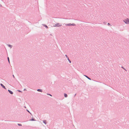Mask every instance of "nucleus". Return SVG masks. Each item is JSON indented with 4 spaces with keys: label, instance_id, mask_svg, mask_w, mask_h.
<instances>
[{
    "label": "nucleus",
    "instance_id": "obj_17",
    "mask_svg": "<svg viewBox=\"0 0 129 129\" xmlns=\"http://www.w3.org/2000/svg\"><path fill=\"white\" fill-rule=\"evenodd\" d=\"M44 26L46 28H48L47 26L46 25H44Z\"/></svg>",
    "mask_w": 129,
    "mask_h": 129
},
{
    "label": "nucleus",
    "instance_id": "obj_19",
    "mask_svg": "<svg viewBox=\"0 0 129 129\" xmlns=\"http://www.w3.org/2000/svg\"><path fill=\"white\" fill-rule=\"evenodd\" d=\"M107 24L108 26H110V24L109 23H108Z\"/></svg>",
    "mask_w": 129,
    "mask_h": 129
},
{
    "label": "nucleus",
    "instance_id": "obj_20",
    "mask_svg": "<svg viewBox=\"0 0 129 129\" xmlns=\"http://www.w3.org/2000/svg\"><path fill=\"white\" fill-rule=\"evenodd\" d=\"M18 91L19 92H22L20 90H18Z\"/></svg>",
    "mask_w": 129,
    "mask_h": 129
},
{
    "label": "nucleus",
    "instance_id": "obj_1",
    "mask_svg": "<svg viewBox=\"0 0 129 129\" xmlns=\"http://www.w3.org/2000/svg\"><path fill=\"white\" fill-rule=\"evenodd\" d=\"M123 21L126 24H129V19L128 18H126Z\"/></svg>",
    "mask_w": 129,
    "mask_h": 129
},
{
    "label": "nucleus",
    "instance_id": "obj_3",
    "mask_svg": "<svg viewBox=\"0 0 129 129\" xmlns=\"http://www.w3.org/2000/svg\"><path fill=\"white\" fill-rule=\"evenodd\" d=\"M65 25L66 26H75L76 25L74 23H69V24H65Z\"/></svg>",
    "mask_w": 129,
    "mask_h": 129
},
{
    "label": "nucleus",
    "instance_id": "obj_22",
    "mask_svg": "<svg viewBox=\"0 0 129 129\" xmlns=\"http://www.w3.org/2000/svg\"><path fill=\"white\" fill-rule=\"evenodd\" d=\"M26 90V89H24V90Z\"/></svg>",
    "mask_w": 129,
    "mask_h": 129
},
{
    "label": "nucleus",
    "instance_id": "obj_15",
    "mask_svg": "<svg viewBox=\"0 0 129 129\" xmlns=\"http://www.w3.org/2000/svg\"><path fill=\"white\" fill-rule=\"evenodd\" d=\"M47 95H50V96H52V95L51 94H49V93H47Z\"/></svg>",
    "mask_w": 129,
    "mask_h": 129
},
{
    "label": "nucleus",
    "instance_id": "obj_4",
    "mask_svg": "<svg viewBox=\"0 0 129 129\" xmlns=\"http://www.w3.org/2000/svg\"><path fill=\"white\" fill-rule=\"evenodd\" d=\"M65 56H66V57L67 58V59L69 61V62L70 63H71V61L70 60V59H69V57H68V56L67 55H65Z\"/></svg>",
    "mask_w": 129,
    "mask_h": 129
},
{
    "label": "nucleus",
    "instance_id": "obj_18",
    "mask_svg": "<svg viewBox=\"0 0 129 129\" xmlns=\"http://www.w3.org/2000/svg\"><path fill=\"white\" fill-rule=\"evenodd\" d=\"M26 111L28 112H29V113H30V114H31V113L30 112L27 110V109H26Z\"/></svg>",
    "mask_w": 129,
    "mask_h": 129
},
{
    "label": "nucleus",
    "instance_id": "obj_6",
    "mask_svg": "<svg viewBox=\"0 0 129 129\" xmlns=\"http://www.w3.org/2000/svg\"><path fill=\"white\" fill-rule=\"evenodd\" d=\"M8 92L11 94H13V92H12V91H11V90H8Z\"/></svg>",
    "mask_w": 129,
    "mask_h": 129
},
{
    "label": "nucleus",
    "instance_id": "obj_9",
    "mask_svg": "<svg viewBox=\"0 0 129 129\" xmlns=\"http://www.w3.org/2000/svg\"><path fill=\"white\" fill-rule=\"evenodd\" d=\"M43 122L46 124H47V122L46 120H43Z\"/></svg>",
    "mask_w": 129,
    "mask_h": 129
},
{
    "label": "nucleus",
    "instance_id": "obj_11",
    "mask_svg": "<svg viewBox=\"0 0 129 129\" xmlns=\"http://www.w3.org/2000/svg\"><path fill=\"white\" fill-rule=\"evenodd\" d=\"M8 46L9 47H10L11 48L12 47V45H8Z\"/></svg>",
    "mask_w": 129,
    "mask_h": 129
},
{
    "label": "nucleus",
    "instance_id": "obj_21",
    "mask_svg": "<svg viewBox=\"0 0 129 129\" xmlns=\"http://www.w3.org/2000/svg\"><path fill=\"white\" fill-rule=\"evenodd\" d=\"M13 77L14 78H15V76H14V75H13Z\"/></svg>",
    "mask_w": 129,
    "mask_h": 129
},
{
    "label": "nucleus",
    "instance_id": "obj_16",
    "mask_svg": "<svg viewBox=\"0 0 129 129\" xmlns=\"http://www.w3.org/2000/svg\"><path fill=\"white\" fill-rule=\"evenodd\" d=\"M18 125L19 126H22V125L21 124L18 123Z\"/></svg>",
    "mask_w": 129,
    "mask_h": 129
},
{
    "label": "nucleus",
    "instance_id": "obj_23",
    "mask_svg": "<svg viewBox=\"0 0 129 129\" xmlns=\"http://www.w3.org/2000/svg\"><path fill=\"white\" fill-rule=\"evenodd\" d=\"M76 94H75V95H74V96H75L76 95Z\"/></svg>",
    "mask_w": 129,
    "mask_h": 129
},
{
    "label": "nucleus",
    "instance_id": "obj_10",
    "mask_svg": "<svg viewBox=\"0 0 129 129\" xmlns=\"http://www.w3.org/2000/svg\"><path fill=\"white\" fill-rule=\"evenodd\" d=\"M64 96L65 98H67L68 96L66 94V93H64Z\"/></svg>",
    "mask_w": 129,
    "mask_h": 129
},
{
    "label": "nucleus",
    "instance_id": "obj_12",
    "mask_svg": "<svg viewBox=\"0 0 129 129\" xmlns=\"http://www.w3.org/2000/svg\"><path fill=\"white\" fill-rule=\"evenodd\" d=\"M30 121H35L36 120L34 118H32L30 120Z\"/></svg>",
    "mask_w": 129,
    "mask_h": 129
},
{
    "label": "nucleus",
    "instance_id": "obj_14",
    "mask_svg": "<svg viewBox=\"0 0 129 129\" xmlns=\"http://www.w3.org/2000/svg\"><path fill=\"white\" fill-rule=\"evenodd\" d=\"M7 58H8V62H9V63H10V60H9V57H8Z\"/></svg>",
    "mask_w": 129,
    "mask_h": 129
},
{
    "label": "nucleus",
    "instance_id": "obj_5",
    "mask_svg": "<svg viewBox=\"0 0 129 129\" xmlns=\"http://www.w3.org/2000/svg\"><path fill=\"white\" fill-rule=\"evenodd\" d=\"M0 84H1V86H2V87L3 88H4V89H6V88L5 87V86H4L3 84L1 83Z\"/></svg>",
    "mask_w": 129,
    "mask_h": 129
},
{
    "label": "nucleus",
    "instance_id": "obj_13",
    "mask_svg": "<svg viewBox=\"0 0 129 129\" xmlns=\"http://www.w3.org/2000/svg\"><path fill=\"white\" fill-rule=\"evenodd\" d=\"M121 67V68H123L124 70H125L126 71V70L124 68H123V67L122 66Z\"/></svg>",
    "mask_w": 129,
    "mask_h": 129
},
{
    "label": "nucleus",
    "instance_id": "obj_7",
    "mask_svg": "<svg viewBox=\"0 0 129 129\" xmlns=\"http://www.w3.org/2000/svg\"><path fill=\"white\" fill-rule=\"evenodd\" d=\"M84 76H85L86 77L87 79H88L91 80V79L89 78V77H88L86 75H84Z\"/></svg>",
    "mask_w": 129,
    "mask_h": 129
},
{
    "label": "nucleus",
    "instance_id": "obj_8",
    "mask_svg": "<svg viewBox=\"0 0 129 129\" xmlns=\"http://www.w3.org/2000/svg\"><path fill=\"white\" fill-rule=\"evenodd\" d=\"M37 91L39 92H42V90L41 89H38L37 90Z\"/></svg>",
    "mask_w": 129,
    "mask_h": 129
},
{
    "label": "nucleus",
    "instance_id": "obj_2",
    "mask_svg": "<svg viewBox=\"0 0 129 129\" xmlns=\"http://www.w3.org/2000/svg\"><path fill=\"white\" fill-rule=\"evenodd\" d=\"M62 26L61 24H60L59 23H57L55 24L54 25V27H60Z\"/></svg>",
    "mask_w": 129,
    "mask_h": 129
}]
</instances>
